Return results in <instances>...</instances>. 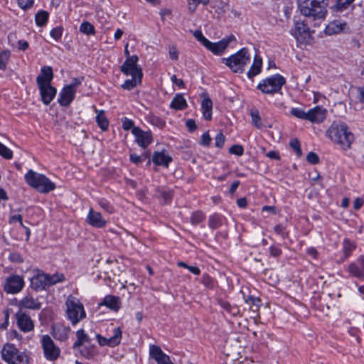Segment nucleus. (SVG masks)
I'll return each mask as SVG.
<instances>
[{
    "label": "nucleus",
    "instance_id": "0eeeda50",
    "mask_svg": "<svg viewBox=\"0 0 364 364\" xmlns=\"http://www.w3.org/2000/svg\"><path fill=\"white\" fill-rule=\"evenodd\" d=\"M66 306L68 318L73 325L85 317L83 305L75 297L70 296L66 301Z\"/></svg>",
    "mask_w": 364,
    "mask_h": 364
},
{
    "label": "nucleus",
    "instance_id": "9d476101",
    "mask_svg": "<svg viewBox=\"0 0 364 364\" xmlns=\"http://www.w3.org/2000/svg\"><path fill=\"white\" fill-rule=\"evenodd\" d=\"M44 357L50 361L56 360L60 355V349L55 345L48 335H44L41 339Z\"/></svg>",
    "mask_w": 364,
    "mask_h": 364
},
{
    "label": "nucleus",
    "instance_id": "69168bd1",
    "mask_svg": "<svg viewBox=\"0 0 364 364\" xmlns=\"http://www.w3.org/2000/svg\"><path fill=\"white\" fill-rule=\"evenodd\" d=\"M171 14V10L168 9H164L161 10L160 11V16L161 17L162 21H164L166 19V16H170Z\"/></svg>",
    "mask_w": 364,
    "mask_h": 364
},
{
    "label": "nucleus",
    "instance_id": "cd10ccee",
    "mask_svg": "<svg viewBox=\"0 0 364 364\" xmlns=\"http://www.w3.org/2000/svg\"><path fill=\"white\" fill-rule=\"evenodd\" d=\"M346 23H341L336 21L330 22L325 28V33L328 35H333L341 32L345 26Z\"/></svg>",
    "mask_w": 364,
    "mask_h": 364
},
{
    "label": "nucleus",
    "instance_id": "4c0bfd02",
    "mask_svg": "<svg viewBox=\"0 0 364 364\" xmlns=\"http://www.w3.org/2000/svg\"><path fill=\"white\" fill-rule=\"evenodd\" d=\"M205 216L202 212L196 211L193 213V214L191 216L190 220L193 225H197L201 223L203 220Z\"/></svg>",
    "mask_w": 364,
    "mask_h": 364
},
{
    "label": "nucleus",
    "instance_id": "ddd939ff",
    "mask_svg": "<svg viewBox=\"0 0 364 364\" xmlns=\"http://www.w3.org/2000/svg\"><path fill=\"white\" fill-rule=\"evenodd\" d=\"M113 336L109 338L104 337L100 334L96 335L98 343L101 346H107L109 347H115L118 346L122 340V332L119 327L114 328L113 330Z\"/></svg>",
    "mask_w": 364,
    "mask_h": 364
},
{
    "label": "nucleus",
    "instance_id": "9b49d317",
    "mask_svg": "<svg viewBox=\"0 0 364 364\" xmlns=\"http://www.w3.org/2000/svg\"><path fill=\"white\" fill-rule=\"evenodd\" d=\"M138 57L136 55L128 56L123 65L121 66V71L126 75L132 77H142L141 69L137 65Z\"/></svg>",
    "mask_w": 364,
    "mask_h": 364
},
{
    "label": "nucleus",
    "instance_id": "20e7f679",
    "mask_svg": "<svg viewBox=\"0 0 364 364\" xmlns=\"http://www.w3.org/2000/svg\"><path fill=\"white\" fill-rule=\"evenodd\" d=\"M26 183L41 193H48L55 188V185L46 176L29 170L25 175Z\"/></svg>",
    "mask_w": 364,
    "mask_h": 364
},
{
    "label": "nucleus",
    "instance_id": "e433bc0d",
    "mask_svg": "<svg viewBox=\"0 0 364 364\" xmlns=\"http://www.w3.org/2000/svg\"><path fill=\"white\" fill-rule=\"evenodd\" d=\"M48 287L54 285L58 282H63L65 279L64 275L62 274H55L53 275L48 274Z\"/></svg>",
    "mask_w": 364,
    "mask_h": 364
},
{
    "label": "nucleus",
    "instance_id": "4468645a",
    "mask_svg": "<svg viewBox=\"0 0 364 364\" xmlns=\"http://www.w3.org/2000/svg\"><path fill=\"white\" fill-rule=\"evenodd\" d=\"M24 284L23 279L17 275L7 279L4 289L7 293L16 294L19 292Z\"/></svg>",
    "mask_w": 364,
    "mask_h": 364
},
{
    "label": "nucleus",
    "instance_id": "423d86ee",
    "mask_svg": "<svg viewBox=\"0 0 364 364\" xmlns=\"http://www.w3.org/2000/svg\"><path fill=\"white\" fill-rule=\"evenodd\" d=\"M1 357L8 364H28V357L19 351L14 344L6 343L1 349Z\"/></svg>",
    "mask_w": 364,
    "mask_h": 364
},
{
    "label": "nucleus",
    "instance_id": "09e8293b",
    "mask_svg": "<svg viewBox=\"0 0 364 364\" xmlns=\"http://www.w3.org/2000/svg\"><path fill=\"white\" fill-rule=\"evenodd\" d=\"M291 147L295 150L298 156H301L302 155L301 149L300 148L299 141L296 139H294L290 142Z\"/></svg>",
    "mask_w": 364,
    "mask_h": 364
},
{
    "label": "nucleus",
    "instance_id": "c85d7f7f",
    "mask_svg": "<svg viewBox=\"0 0 364 364\" xmlns=\"http://www.w3.org/2000/svg\"><path fill=\"white\" fill-rule=\"evenodd\" d=\"M262 65V58L259 56L255 55L253 64L247 73L248 77L252 78L254 76L258 75L261 71Z\"/></svg>",
    "mask_w": 364,
    "mask_h": 364
},
{
    "label": "nucleus",
    "instance_id": "2f4dec72",
    "mask_svg": "<svg viewBox=\"0 0 364 364\" xmlns=\"http://www.w3.org/2000/svg\"><path fill=\"white\" fill-rule=\"evenodd\" d=\"M77 341L73 344V348H76L83 343L89 341V338L87 334L85 333L84 330L80 329L76 332Z\"/></svg>",
    "mask_w": 364,
    "mask_h": 364
},
{
    "label": "nucleus",
    "instance_id": "6e6552de",
    "mask_svg": "<svg viewBox=\"0 0 364 364\" xmlns=\"http://www.w3.org/2000/svg\"><path fill=\"white\" fill-rule=\"evenodd\" d=\"M225 64L234 73H242L244 67L250 63V58L246 48H242L228 58H224Z\"/></svg>",
    "mask_w": 364,
    "mask_h": 364
},
{
    "label": "nucleus",
    "instance_id": "5701e85b",
    "mask_svg": "<svg viewBox=\"0 0 364 364\" xmlns=\"http://www.w3.org/2000/svg\"><path fill=\"white\" fill-rule=\"evenodd\" d=\"M210 0H183L185 10L187 14L193 15L197 11L199 4L205 6Z\"/></svg>",
    "mask_w": 364,
    "mask_h": 364
},
{
    "label": "nucleus",
    "instance_id": "ea45409f",
    "mask_svg": "<svg viewBox=\"0 0 364 364\" xmlns=\"http://www.w3.org/2000/svg\"><path fill=\"white\" fill-rule=\"evenodd\" d=\"M252 122L255 127L260 129L262 127L261 117L257 111L251 112Z\"/></svg>",
    "mask_w": 364,
    "mask_h": 364
},
{
    "label": "nucleus",
    "instance_id": "774afa93",
    "mask_svg": "<svg viewBox=\"0 0 364 364\" xmlns=\"http://www.w3.org/2000/svg\"><path fill=\"white\" fill-rule=\"evenodd\" d=\"M267 156L269 158L272 159H276V160L280 159V156H279V154L274 151H269V153L267 154Z\"/></svg>",
    "mask_w": 364,
    "mask_h": 364
},
{
    "label": "nucleus",
    "instance_id": "39448f33",
    "mask_svg": "<svg viewBox=\"0 0 364 364\" xmlns=\"http://www.w3.org/2000/svg\"><path fill=\"white\" fill-rule=\"evenodd\" d=\"M190 32L198 41L215 55L222 54L228 47L230 42L234 38L233 36H230L218 43H212L203 36L201 31L199 29L195 31L190 30Z\"/></svg>",
    "mask_w": 364,
    "mask_h": 364
},
{
    "label": "nucleus",
    "instance_id": "f8f14e48",
    "mask_svg": "<svg viewBox=\"0 0 364 364\" xmlns=\"http://www.w3.org/2000/svg\"><path fill=\"white\" fill-rule=\"evenodd\" d=\"M294 36L297 42L301 45L309 44L312 41L310 31L303 22H296L295 23Z\"/></svg>",
    "mask_w": 364,
    "mask_h": 364
},
{
    "label": "nucleus",
    "instance_id": "f3484780",
    "mask_svg": "<svg viewBox=\"0 0 364 364\" xmlns=\"http://www.w3.org/2000/svg\"><path fill=\"white\" fill-rule=\"evenodd\" d=\"M150 357L156 360L157 364H173L166 354H165L161 348L156 345H152L149 348Z\"/></svg>",
    "mask_w": 364,
    "mask_h": 364
},
{
    "label": "nucleus",
    "instance_id": "603ef678",
    "mask_svg": "<svg viewBox=\"0 0 364 364\" xmlns=\"http://www.w3.org/2000/svg\"><path fill=\"white\" fill-rule=\"evenodd\" d=\"M306 160L311 164H317L319 161L318 156L314 152H309L306 156Z\"/></svg>",
    "mask_w": 364,
    "mask_h": 364
},
{
    "label": "nucleus",
    "instance_id": "6e6d98bb",
    "mask_svg": "<svg viewBox=\"0 0 364 364\" xmlns=\"http://www.w3.org/2000/svg\"><path fill=\"white\" fill-rule=\"evenodd\" d=\"M186 126L189 132H193L197 129V125L194 119H190L186 122Z\"/></svg>",
    "mask_w": 364,
    "mask_h": 364
},
{
    "label": "nucleus",
    "instance_id": "4be33fe9",
    "mask_svg": "<svg viewBox=\"0 0 364 364\" xmlns=\"http://www.w3.org/2000/svg\"><path fill=\"white\" fill-rule=\"evenodd\" d=\"M121 304L120 299L114 295H107L100 304V305L105 306L115 312L119 310Z\"/></svg>",
    "mask_w": 364,
    "mask_h": 364
},
{
    "label": "nucleus",
    "instance_id": "f257e3e1",
    "mask_svg": "<svg viewBox=\"0 0 364 364\" xmlns=\"http://www.w3.org/2000/svg\"><path fill=\"white\" fill-rule=\"evenodd\" d=\"M331 140L338 144L341 149L349 150L354 141V135L344 123H333L327 130Z\"/></svg>",
    "mask_w": 364,
    "mask_h": 364
},
{
    "label": "nucleus",
    "instance_id": "5fc2aeb1",
    "mask_svg": "<svg viewBox=\"0 0 364 364\" xmlns=\"http://www.w3.org/2000/svg\"><path fill=\"white\" fill-rule=\"evenodd\" d=\"M210 141H211V137L210 136L208 132H205L201 136V139H200L201 145L208 146L210 145Z\"/></svg>",
    "mask_w": 364,
    "mask_h": 364
},
{
    "label": "nucleus",
    "instance_id": "c756f323",
    "mask_svg": "<svg viewBox=\"0 0 364 364\" xmlns=\"http://www.w3.org/2000/svg\"><path fill=\"white\" fill-rule=\"evenodd\" d=\"M95 112L97 114L96 122L98 126L102 131H106L109 126V122L105 116V112L103 110H98L96 108L95 109Z\"/></svg>",
    "mask_w": 364,
    "mask_h": 364
},
{
    "label": "nucleus",
    "instance_id": "c03bdc74",
    "mask_svg": "<svg viewBox=\"0 0 364 364\" xmlns=\"http://www.w3.org/2000/svg\"><path fill=\"white\" fill-rule=\"evenodd\" d=\"M246 302L247 303H251L253 308H252V311H257L261 304V301L258 298H255L253 296H249L247 299H246Z\"/></svg>",
    "mask_w": 364,
    "mask_h": 364
},
{
    "label": "nucleus",
    "instance_id": "1a4fd4ad",
    "mask_svg": "<svg viewBox=\"0 0 364 364\" xmlns=\"http://www.w3.org/2000/svg\"><path fill=\"white\" fill-rule=\"evenodd\" d=\"M285 82L282 76L276 75L259 83L257 88L265 94H272L279 91Z\"/></svg>",
    "mask_w": 364,
    "mask_h": 364
},
{
    "label": "nucleus",
    "instance_id": "58836bf2",
    "mask_svg": "<svg viewBox=\"0 0 364 364\" xmlns=\"http://www.w3.org/2000/svg\"><path fill=\"white\" fill-rule=\"evenodd\" d=\"M0 156L6 159H11L13 151L0 142Z\"/></svg>",
    "mask_w": 364,
    "mask_h": 364
},
{
    "label": "nucleus",
    "instance_id": "79ce46f5",
    "mask_svg": "<svg viewBox=\"0 0 364 364\" xmlns=\"http://www.w3.org/2000/svg\"><path fill=\"white\" fill-rule=\"evenodd\" d=\"M349 272L357 277H364V274L355 264H350L348 267Z\"/></svg>",
    "mask_w": 364,
    "mask_h": 364
},
{
    "label": "nucleus",
    "instance_id": "8fccbe9b",
    "mask_svg": "<svg viewBox=\"0 0 364 364\" xmlns=\"http://www.w3.org/2000/svg\"><path fill=\"white\" fill-rule=\"evenodd\" d=\"M215 146L218 148H221L225 141V137L222 132H220L215 136Z\"/></svg>",
    "mask_w": 364,
    "mask_h": 364
},
{
    "label": "nucleus",
    "instance_id": "f704fd0d",
    "mask_svg": "<svg viewBox=\"0 0 364 364\" xmlns=\"http://www.w3.org/2000/svg\"><path fill=\"white\" fill-rule=\"evenodd\" d=\"M80 31L87 35H92L95 33V28L90 23L85 21L82 23Z\"/></svg>",
    "mask_w": 364,
    "mask_h": 364
},
{
    "label": "nucleus",
    "instance_id": "7ed1b4c3",
    "mask_svg": "<svg viewBox=\"0 0 364 364\" xmlns=\"http://www.w3.org/2000/svg\"><path fill=\"white\" fill-rule=\"evenodd\" d=\"M301 13L314 19L323 18L326 14V4L323 0H299Z\"/></svg>",
    "mask_w": 364,
    "mask_h": 364
},
{
    "label": "nucleus",
    "instance_id": "bf43d9fd",
    "mask_svg": "<svg viewBox=\"0 0 364 364\" xmlns=\"http://www.w3.org/2000/svg\"><path fill=\"white\" fill-rule=\"evenodd\" d=\"M179 52L174 46L169 47V55L172 60H178Z\"/></svg>",
    "mask_w": 364,
    "mask_h": 364
},
{
    "label": "nucleus",
    "instance_id": "f03ea898",
    "mask_svg": "<svg viewBox=\"0 0 364 364\" xmlns=\"http://www.w3.org/2000/svg\"><path fill=\"white\" fill-rule=\"evenodd\" d=\"M53 77L51 67L44 66L41 70V74L36 78L41 100L46 105L50 103L56 95L55 88L51 86Z\"/></svg>",
    "mask_w": 364,
    "mask_h": 364
},
{
    "label": "nucleus",
    "instance_id": "338daca9",
    "mask_svg": "<svg viewBox=\"0 0 364 364\" xmlns=\"http://www.w3.org/2000/svg\"><path fill=\"white\" fill-rule=\"evenodd\" d=\"M203 284L208 287H211L212 279L208 275L205 276L203 279Z\"/></svg>",
    "mask_w": 364,
    "mask_h": 364
},
{
    "label": "nucleus",
    "instance_id": "2eb2a0df",
    "mask_svg": "<svg viewBox=\"0 0 364 364\" xmlns=\"http://www.w3.org/2000/svg\"><path fill=\"white\" fill-rule=\"evenodd\" d=\"M16 318L17 320V324L19 328L23 332H29L31 331L34 328V324L31 317L19 311L16 314Z\"/></svg>",
    "mask_w": 364,
    "mask_h": 364
},
{
    "label": "nucleus",
    "instance_id": "b1692460",
    "mask_svg": "<svg viewBox=\"0 0 364 364\" xmlns=\"http://www.w3.org/2000/svg\"><path fill=\"white\" fill-rule=\"evenodd\" d=\"M171 160V157L166 154L165 151H155L152 156V161L154 164L164 166L166 167L168 166Z\"/></svg>",
    "mask_w": 364,
    "mask_h": 364
},
{
    "label": "nucleus",
    "instance_id": "aec40b11",
    "mask_svg": "<svg viewBox=\"0 0 364 364\" xmlns=\"http://www.w3.org/2000/svg\"><path fill=\"white\" fill-rule=\"evenodd\" d=\"M75 90L71 86H65L60 93L58 102L62 106H68L74 99Z\"/></svg>",
    "mask_w": 364,
    "mask_h": 364
},
{
    "label": "nucleus",
    "instance_id": "dca6fc26",
    "mask_svg": "<svg viewBox=\"0 0 364 364\" xmlns=\"http://www.w3.org/2000/svg\"><path fill=\"white\" fill-rule=\"evenodd\" d=\"M132 132L136 138V143L142 148H146L152 141L150 132H144L139 127H134Z\"/></svg>",
    "mask_w": 364,
    "mask_h": 364
},
{
    "label": "nucleus",
    "instance_id": "412c9836",
    "mask_svg": "<svg viewBox=\"0 0 364 364\" xmlns=\"http://www.w3.org/2000/svg\"><path fill=\"white\" fill-rule=\"evenodd\" d=\"M48 274L39 273L31 279V287L36 290L44 289L48 287Z\"/></svg>",
    "mask_w": 364,
    "mask_h": 364
},
{
    "label": "nucleus",
    "instance_id": "7c9ffc66",
    "mask_svg": "<svg viewBox=\"0 0 364 364\" xmlns=\"http://www.w3.org/2000/svg\"><path fill=\"white\" fill-rule=\"evenodd\" d=\"M355 0H336V2L334 5L331 6V9L333 11L336 12H342L344 10L347 9L348 7Z\"/></svg>",
    "mask_w": 364,
    "mask_h": 364
},
{
    "label": "nucleus",
    "instance_id": "4d7b16f0",
    "mask_svg": "<svg viewBox=\"0 0 364 364\" xmlns=\"http://www.w3.org/2000/svg\"><path fill=\"white\" fill-rule=\"evenodd\" d=\"M18 5L23 9L31 7L33 4V0H18Z\"/></svg>",
    "mask_w": 364,
    "mask_h": 364
},
{
    "label": "nucleus",
    "instance_id": "37998d69",
    "mask_svg": "<svg viewBox=\"0 0 364 364\" xmlns=\"http://www.w3.org/2000/svg\"><path fill=\"white\" fill-rule=\"evenodd\" d=\"M222 225V220L220 217L213 215L209 219V226L215 229L218 227H220Z\"/></svg>",
    "mask_w": 364,
    "mask_h": 364
},
{
    "label": "nucleus",
    "instance_id": "de8ad7c7",
    "mask_svg": "<svg viewBox=\"0 0 364 364\" xmlns=\"http://www.w3.org/2000/svg\"><path fill=\"white\" fill-rule=\"evenodd\" d=\"M243 148L241 145H233L229 149V152L231 154H235L237 156H242L243 154Z\"/></svg>",
    "mask_w": 364,
    "mask_h": 364
},
{
    "label": "nucleus",
    "instance_id": "e2e57ef3",
    "mask_svg": "<svg viewBox=\"0 0 364 364\" xmlns=\"http://www.w3.org/2000/svg\"><path fill=\"white\" fill-rule=\"evenodd\" d=\"M364 203V200L361 198H356L353 202V208L358 210Z\"/></svg>",
    "mask_w": 364,
    "mask_h": 364
},
{
    "label": "nucleus",
    "instance_id": "0e129e2a",
    "mask_svg": "<svg viewBox=\"0 0 364 364\" xmlns=\"http://www.w3.org/2000/svg\"><path fill=\"white\" fill-rule=\"evenodd\" d=\"M16 221L19 222L20 225L21 226H23V222H22V217L21 215H14L10 218L9 223H12Z\"/></svg>",
    "mask_w": 364,
    "mask_h": 364
},
{
    "label": "nucleus",
    "instance_id": "3c124183",
    "mask_svg": "<svg viewBox=\"0 0 364 364\" xmlns=\"http://www.w3.org/2000/svg\"><path fill=\"white\" fill-rule=\"evenodd\" d=\"M63 33V28L61 27H56L51 30L50 36L55 40L61 38Z\"/></svg>",
    "mask_w": 364,
    "mask_h": 364
},
{
    "label": "nucleus",
    "instance_id": "72a5a7b5",
    "mask_svg": "<svg viewBox=\"0 0 364 364\" xmlns=\"http://www.w3.org/2000/svg\"><path fill=\"white\" fill-rule=\"evenodd\" d=\"M48 18V13L45 11H39L36 15V21L38 26H42L46 24Z\"/></svg>",
    "mask_w": 364,
    "mask_h": 364
},
{
    "label": "nucleus",
    "instance_id": "bb28decb",
    "mask_svg": "<svg viewBox=\"0 0 364 364\" xmlns=\"http://www.w3.org/2000/svg\"><path fill=\"white\" fill-rule=\"evenodd\" d=\"M226 348L228 355H231L234 358H237V356L240 353V350L242 349V346L237 340L227 341Z\"/></svg>",
    "mask_w": 364,
    "mask_h": 364
},
{
    "label": "nucleus",
    "instance_id": "a19ab883",
    "mask_svg": "<svg viewBox=\"0 0 364 364\" xmlns=\"http://www.w3.org/2000/svg\"><path fill=\"white\" fill-rule=\"evenodd\" d=\"M171 107L174 109H182V95L178 94L175 96L173 100L171 103Z\"/></svg>",
    "mask_w": 364,
    "mask_h": 364
},
{
    "label": "nucleus",
    "instance_id": "680f3d73",
    "mask_svg": "<svg viewBox=\"0 0 364 364\" xmlns=\"http://www.w3.org/2000/svg\"><path fill=\"white\" fill-rule=\"evenodd\" d=\"M133 125H134V124L132 120L127 119V118H125L123 120L122 127H123L124 129L129 130V129H131L133 127Z\"/></svg>",
    "mask_w": 364,
    "mask_h": 364
},
{
    "label": "nucleus",
    "instance_id": "864d4df0",
    "mask_svg": "<svg viewBox=\"0 0 364 364\" xmlns=\"http://www.w3.org/2000/svg\"><path fill=\"white\" fill-rule=\"evenodd\" d=\"M146 157H148V155H145L143 159L141 156H138L136 154H130V161L135 164H139Z\"/></svg>",
    "mask_w": 364,
    "mask_h": 364
},
{
    "label": "nucleus",
    "instance_id": "6ab92c4d",
    "mask_svg": "<svg viewBox=\"0 0 364 364\" xmlns=\"http://www.w3.org/2000/svg\"><path fill=\"white\" fill-rule=\"evenodd\" d=\"M87 223L95 228H101L106 225L107 222L99 212L90 209L86 219Z\"/></svg>",
    "mask_w": 364,
    "mask_h": 364
},
{
    "label": "nucleus",
    "instance_id": "393cba45",
    "mask_svg": "<svg viewBox=\"0 0 364 364\" xmlns=\"http://www.w3.org/2000/svg\"><path fill=\"white\" fill-rule=\"evenodd\" d=\"M201 109L203 118L210 121L212 119L213 102L210 98L206 95L204 96L201 102Z\"/></svg>",
    "mask_w": 364,
    "mask_h": 364
},
{
    "label": "nucleus",
    "instance_id": "a211bd4d",
    "mask_svg": "<svg viewBox=\"0 0 364 364\" xmlns=\"http://www.w3.org/2000/svg\"><path fill=\"white\" fill-rule=\"evenodd\" d=\"M326 115V110L319 106H316L306 112V120L312 123H320L325 119Z\"/></svg>",
    "mask_w": 364,
    "mask_h": 364
},
{
    "label": "nucleus",
    "instance_id": "13d9d810",
    "mask_svg": "<svg viewBox=\"0 0 364 364\" xmlns=\"http://www.w3.org/2000/svg\"><path fill=\"white\" fill-rule=\"evenodd\" d=\"M355 248V246L350 243L349 242H345L344 245V254L345 257H348L350 255V252Z\"/></svg>",
    "mask_w": 364,
    "mask_h": 364
},
{
    "label": "nucleus",
    "instance_id": "a878e982",
    "mask_svg": "<svg viewBox=\"0 0 364 364\" xmlns=\"http://www.w3.org/2000/svg\"><path fill=\"white\" fill-rule=\"evenodd\" d=\"M19 306L21 308L29 309H40L41 308V304L30 295L22 299L19 303Z\"/></svg>",
    "mask_w": 364,
    "mask_h": 364
},
{
    "label": "nucleus",
    "instance_id": "473e14b6",
    "mask_svg": "<svg viewBox=\"0 0 364 364\" xmlns=\"http://www.w3.org/2000/svg\"><path fill=\"white\" fill-rule=\"evenodd\" d=\"M142 77H132L131 80H127L122 85V87L126 90H132L141 82Z\"/></svg>",
    "mask_w": 364,
    "mask_h": 364
},
{
    "label": "nucleus",
    "instance_id": "c9c22d12",
    "mask_svg": "<svg viewBox=\"0 0 364 364\" xmlns=\"http://www.w3.org/2000/svg\"><path fill=\"white\" fill-rule=\"evenodd\" d=\"M10 52L9 50H4L0 53V70H5L6 64L10 58Z\"/></svg>",
    "mask_w": 364,
    "mask_h": 364
},
{
    "label": "nucleus",
    "instance_id": "052dcab7",
    "mask_svg": "<svg viewBox=\"0 0 364 364\" xmlns=\"http://www.w3.org/2000/svg\"><path fill=\"white\" fill-rule=\"evenodd\" d=\"M183 268L188 269L191 272L196 275H198L200 272L199 268H198L197 267L189 266L185 263H183Z\"/></svg>",
    "mask_w": 364,
    "mask_h": 364
},
{
    "label": "nucleus",
    "instance_id": "49530a36",
    "mask_svg": "<svg viewBox=\"0 0 364 364\" xmlns=\"http://www.w3.org/2000/svg\"><path fill=\"white\" fill-rule=\"evenodd\" d=\"M291 114L299 119L306 120V112H304V110H301L298 108H293L291 110Z\"/></svg>",
    "mask_w": 364,
    "mask_h": 364
},
{
    "label": "nucleus",
    "instance_id": "a18cd8bd",
    "mask_svg": "<svg viewBox=\"0 0 364 364\" xmlns=\"http://www.w3.org/2000/svg\"><path fill=\"white\" fill-rule=\"evenodd\" d=\"M68 332H69V328H58L57 330V331L55 332V336L58 339H60L61 341H64V340L67 339Z\"/></svg>",
    "mask_w": 364,
    "mask_h": 364
}]
</instances>
